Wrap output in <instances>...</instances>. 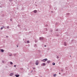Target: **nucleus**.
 I'll use <instances>...</instances> for the list:
<instances>
[{"label":"nucleus","mask_w":77,"mask_h":77,"mask_svg":"<svg viewBox=\"0 0 77 77\" xmlns=\"http://www.w3.org/2000/svg\"><path fill=\"white\" fill-rule=\"evenodd\" d=\"M64 45H65V46H66V43L65 42H64Z\"/></svg>","instance_id":"nucleus-10"},{"label":"nucleus","mask_w":77,"mask_h":77,"mask_svg":"<svg viewBox=\"0 0 77 77\" xmlns=\"http://www.w3.org/2000/svg\"><path fill=\"white\" fill-rule=\"evenodd\" d=\"M67 15H68V14H69V13H67Z\"/></svg>","instance_id":"nucleus-29"},{"label":"nucleus","mask_w":77,"mask_h":77,"mask_svg":"<svg viewBox=\"0 0 77 77\" xmlns=\"http://www.w3.org/2000/svg\"><path fill=\"white\" fill-rule=\"evenodd\" d=\"M33 69H35V67L33 68Z\"/></svg>","instance_id":"nucleus-25"},{"label":"nucleus","mask_w":77,"mask_h":77,"mask_svg":"<svg viewBox=\"0 0 77 77\" xmlns=\"http://www.w3.org/2000/svg\"><path fill=\"white\" fill-rule=\"evenodd\" d=\"M59 74H60V72L59 73Z\"/></svg>","instance_id":"nucleus-28"},{"label":"nucleus","mask_w":77,"mask_h":77,"mask_svg":"<svg viewBox=\"0 0 77 77\" xmlns=\"http://www.w3.org/2000/svg\"><path fill=\"white\" fill-rule=\"evenodd\" d=\"M9 1H10V2H12V0H9Z\"/></svg>","instance_id":"nucleus-21"},{"label":"nucleus","mask_w":77,"mask_h":77,"mask_svg":"<svg viewBox=\"0 0 77 77\" xmlns=\"http://www.w3.org/2000/svg\"><path fill=\"white\" fill-rule=\"evenodd\" d=\"M3 28H5V27L4 26H3Z\"/></svg>","instance_id":"nucleus-32"},{"label":"nucleus","mask_w":77,"mask_h":77,"mask_svg":"<svg viewBox=\"0 0 77 77\" xmlns=\"http://www.w3.org/2000/svg\"><path fill=\"white\" fill-rule=\"evenodd\" d=\"M57 59H59V56H57Z\"/></svg>","instance_id":"nucleus-20"},{"label":"nucleus","mask_w":77,"mask_h":77,"mask_svg":"<svg viewBox=\"0 0 77 77\" xmlns=\"http://www.w3.org/2000/svg\"><path fill=\"white\" fill-rule=\"evenodd\" d=\"M9 55L10 56H11L12 55V54L10 53L9 54Z\"/></svg>","instance_id":"nucleus-7"},{"label":"nucleus","mask_w":77,"mask_h":77,"mask_svg":"<svg viewBox=\"0 0 77 77\" xmlns=\"http://www.w3.org/2000/svg\"><path fill=\"white\" fill-rule=\"evenodd\" d=\"M39 39L40 40H42H42H43V39H44V38L43 37H40Z\"/></svg>","instance_id":"nucleus-3"},{"label":"nucleus","mask_w":77,"mask_h":77,"mask_svg":"<svg viewBox=\"0 0 77 77\" xmlns=\"http://www.w3.org/2000/svg\"><path fill=\"white\" fill-rule=\"evenodd\" d=\"M61 72H63V69H61Z\"/></svg>","instance_id":"nucleus-14"},{"label":"nucleus","mask_w":77,"mask_h":77,"mask_svg":"<svg viewBox=\"0 0 77 77\" xmlns=\"http://www.w3.org/2000/svg\"><path fill=\"white\" fill-rule=\"evenodd\" d=\"M9 37H8V36H6V38H8Z\"/></svg>","instance_id":"nucleus-19"},{"label":"nucleus","mask_w":77,"mask_h":77,"mask_svg":"<svg viewBox=\"0 0 77 77\" xmlns=\"http://www.w3.org/2000/svg\"><path fill=\"white\" fill-rule=\"evenodd\" d=\"M56 74H54V76H56Z\"/></svg>","instance_id":"nucleus-24"},{"label":"nucleus","mask_w":77,"mask_h":77,"mask_svg":"<svg viewBox=\"0 0 77 77\" xmlns=\"http://www.w3.org/2000/svg\"><path fill=\"white\" fill-rule=\"evenodd\" d=\"M47 60H48V59H47L46 58V59H43V60H42V61H43V62H46V61H47Z\"/></svg>","instance_id":"nucleus-1"},{"label":"nucleus","mask_w":77,"mask_h":77,"mask_svg":"<svg viewBox=\"0 0 77 77\" xmlns=\"http://www.w3.org/2000/svg\"><path fill=\"white\" fill-rule=\"evenodd\" d=\"M9 26H7V29H9Z\"/></svg>","instance_id":"nucleus-15"},{"label":"nucleus","mask_w":77,"mask_h":77,"mask_svg":"<svg viewBox=\"0 0 77 77\" xmlns=\"http://www.w3.org/2000/svg\"><path fill=\"white\" fill-rule=\"evenodd\" d=\"M17 47H18V46H17Z\"/></svg>","instance_id":"nucleus-34"},{"label":"nucleus","mask_w":77,"mask_h":77,"mask_svg":"<svg viewBox=\"0 0 77 77\" xmlns=\"http://www.w3.org/2000/svg\"><path fill=\"white\" fill-rule=\"evenodd\" d=\"M15 76L16 77H18L20 76V75H16Z\"/></svg>","instance_id":"nucleus-8"},{"label":"nucleus","mask_w":77,"mask_h":77,"mask_svg":"<svg viewBox=\"0 0 77 77\" xmlns=\"http://www.w3.org/2000/svg\"><path fill=\"white\" fill-rule=\"evenodd\" d=\"M46 27H47V26H48V25H45Z\"/></svg>","instance_id":"nucleus-23"},{"label":"nucleus","mask_w":77,"mask_h":77,"mask_svg":"<svg viewBox=\"0 0 77 77\" xmlns=\"http://www.w3.org/2000/svg\"><path fill=\"white\" fill-rule=\"evenodd\" d=\"M38 64H39V62L37 60L36 61L35 65H38Z\"/></svg>","instance_id":"nucleus-2"},{"label":"nucleus","mask_w":77,"mask_h":77,"mask_svg":"<svg viewBox=\"0 0 77 77\" xmlns=\"http://www.w3.org/2000/svg\"><path fill=\"white\" fill-rule=\"evenodd\" d=\"M34 13H35V14H36V13H37V10H34Z\"/></svg>","instance_id":"nucleus-6"},{"label":"nucleus","mask_w":77,"mask_h":77,"mask_svg":"<svg viewBox=\"0 0 77 77\" xmlns=\"http://www.w3.org/2000/svg\"><path fill=\"white\" fill-rule=\"evenodd\" d=\"M10 64L11 65H12L13 64V63L12 62H10Z\"/></svg>","instance_id":"nucleus-13"},{"label":"nucleus","mask_w":77,"mask_h":77,"mask_svg":"<svg viewBox=\"0 0 77 77\" xmlns=\"http://www.w3.org/2000/svg\"><path fill=\"white\" fill-rule=\"evenodd\" d=\"M52 65H55V63H52Z\"/></svg>","instance_id":"nucleus-11"},{"label":"nucleus","mask_w":77,"mask_h":77,"mask_svg":"<svg viewBox=\"0 0 77 77\" xmlns=\"http://www.w3.org/2000/svg\"><path fill=\"white\" fill-rule=\"evenodd\" d=\"M14 75V73H10V76H12V75Z\"/></svg>","instance_id":"nucleus-4"},{"label":"nucleus","mask_w":77,"mask_h":77,"mask_svg":"<svg viewBox=\"0 0 77 77\" xmlns=\"http://www.w3.org/2000/svg\"><path fill=\"white\" fill-rule=\"evenodd\" d=\"M70 57H71V56H70Z\"/></svg>","instance_id":"nucleus-36"},{"label":"nucleus","mask_w":77,"mask_h":77,"mask_svg":"<svg viewBox=\"0 0 77 77\" xmlns=\"http://www.w3.org/2000/svg\"><path fill=\"white\" fill-rule=\"evenodd\" d=\"M35 42H36V41H35Z\"/></svg>","instance_id":"nucleus-27"},{"label":"nucleus","mask_w":77,"mask_h":77,"mask_svg":"<svg viewBox=\"0 0 77 77\" xmlns=\"http://www.w3.org/2000/svg\"><path fill=\"white\" fill-rule=\"evenodd\" d=\"M55 9L56 10V9H57V8H55Z\"/></svg>","instance_id":"nucleus-31"},{"label":"nucleus","mask_w":77,"mask_h":77,"mask_svg":"<svg viewBox=\"0 0 77 77\" xmlns=\"http://www.w3.org/2000/svg\"><path fill=\"white\" fill-rule=\"evenodd\" d=\"M29 41H27V43H29Z\"/></svg>","instance_id":"nucleus-17"},{"label":"nucleus","mask_w":77,"mask_h":77,"mask_svg":"<svg viewBox=\"0 0 77 77\" xmlns=\"http://www.w3.org/2000/svg\"><path fill=\"white\" fill-rule=\"evenodd\" d=\"M50 62H51V61L49 60L47 61V63H50Z\"/></svg>","instance_id":"nucleus-5"},{"label":"nucleus","mask_w":77,"mask_h":77,"mask_svg":"<svg viewBox=\"0 0 77 77\" xmlns=\"http://www.w3.org/2000/svg\"><path fill=\"white\" fill-rule=\"evenodd\" d=\"M3 29V27H2L1 29V30H2V29Z\"/></svg>","instance_id":"nucleus-18"},{"label":"nucleus","mask_w":77,"mask_h":77,"mask_svg":"<svg viewBox=\"0 0 77 77\" xmlns=\"http://www.w3.org/2000/svg\"><path fill=\"white\" fill-rule=\"evenodd\" d=\"M45 47H46V45H45Z\"/></svg>","instance_id":"nucleus-30"},{"label":"nucleus","mask_w":77,"mask_h":77,"mask_svg":"<svg viewBox=\"0 0 77 77\" xmlns=\"http://www.w3.org/2000/svg\"><path fill=\"white\" fill-rule=\"evenodd\" d=\"M2 52H4V50L3 49H1Z\"/></svg>","instance_id":"nucleus-9"},{"label":"nucleus","mask_w":77,"mask_h":77,"mask_svg":"<svg viewBox=\"0 0 77 77\" xmlns=\"http://www.w3.org/2000/svg\"><path fill=\"white\" fill-rule=\"evenodd\" d=\"M36 71L35 70H34V72H35Z\"/></svg>","instance_id":"nucleus-33"},{"label":"nucleus","mask_w":77,"mask_h":77,"mask_svg":"<svg viewBox=\"0 0 77 77\" xmlns=\"http://www.w3.org/2000/svg\"><path fill=\"white\" fill-rule=\"evenodd\" d=\"M10 21H12V19H10Z\"/></svg>","instance_id":"nucleus-26"},{"label":"nucleus","mask_w":77,"mask_h":77,"mask_svg":"<svg viewBox=\"0 0 77 77\" xmlns=\"http://www.w3.org/2000/svg\"><path fill=\"white\" fill-rule=\"evenodd\" d=\"M2 63H5V61H2Z\"/></svg>","instance_id":"nucleus-22"},{"label":"nucleus","mask_w":77,"mask_h":77,"mask_svg":"<svg viewBox=\"0 0 77 77\" xmlns=\"http://www.w3.org/2000/svg\"><path fill=\"white\" fill-rule=\"evenodd\" d=\"M43 66H45V63H43Z\"/></svg>","instance_id":"nucleus-12"},{"label":"nucleus","mask_w":77,"mask_h":77,"mask_svg":"<svg viewBox=\"0 0 77 77\" xmlns=\"http://www.w3.org/2000/svg\"><path fill=\"white\" fill-rule=\"evenodd\" d=\"M33 71H31V72H32Z\"/></svg>","instance_id":"nucleus-35"},{"label":"nucleus","mask_w":77,"mask_h":77,"mask_svg":"<svg viewBox=\"0 0 77 77\" xmlns=\"http://www.w3.org/2000/svg\"><path fill=\"white\" fill-rule=\"evenodd\" d=\"M17 66L16 65H15L14 66V67H15V68Z\"/></svg>","instance_id":"nucleus-16"}]
</instances>
